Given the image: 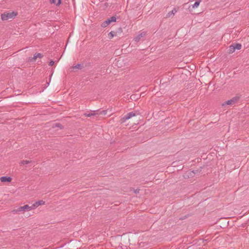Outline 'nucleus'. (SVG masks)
<instances>
[{
	"label": "nucleus",
	"instance_id": "nucleus-16",
	"mask_svg": "<svg viewBox=\"0 0 249 249\" xmlns=\"http://www.w3.org/2000/svg\"><path fill=\"white\" fill-rule=\"evenodd\" d=\"M234 47V49L240 50L241 48V44L240 43H235L232 44Z\"/></svg>",
	"mask_w": 249,
	"mask_h": 249
},
{
	"label": "nucleus",
	"instance_id": "nucleus-12",
	"mask_svg": "<svg viewBox=\"0 0 249 249\" xmlns=\"http://www.w3.org/2000/svg\"><path fill=\"white\" fill-rule=\"evenodd\" d=\"M117 35V33L113 31H111L108 34V37L109 39L112 38L114 36Z\"/></svg>",
	"mask_w": 249,
	"mask_h": 249
},
{
	"label": "nucleus",
	"instance_id": "nucleus-3",
	"mask_svg": "<svg viewBox=\"0 0 249 249\" xmlns=\"http://www.w3.org/2000/svg\"><path fill=\"white\" fill-rule=\"evenodd\" d=\"M139 114L138 111H132L127 113L123 118H122L120 122L121 124L124 123L127 120L130 119L132 117L135 116L136 115Z\"/></svg>",
	"mask_w": 249,
	"mask_h": 249
},
{
	"label": "nucleus",
	"instance_id": "nucleus-7",
	"mask_svg": "<svg viewBox=\"0 0 249 249\" xmlns=\"http://www.w3.org/2000/svg\"><path fill=\"white\" fill-rule=\"evenodd\" d=\"M239 99V97L235 96L232 98L231 99L228 100L225 102V104L226 105H232L235 102H236Z\"/></svg>",
	"mask_w": 249,
	"mask_h": 249
},
{
	"label": "nucleus",
	"instance_id": "nucleus-6",
	"mask_svg": "<svg viewBox=\"0 0 249 249\" xmlns=\"http://www.w3.org/2000/svg\"><path fill=\"white\" fill-rule=\"evenodd\" d=\"M98 113V110L91 111L90 112H86L84 114V115L86 117H90L91 116H97Z\"/></svg>",
	"mask_w": 249,
	"mask_h": 249
},
{
	"label": "nucleus",
	"instance_id": "nucleus-19",
	"mask_svg": "<svg viewBox=\"0 0 249 249\" xmlns=\"http://www.w3.org/2000/svg\"><path fill=\"white\" fill-rule=\"evenodd\" d=\"M31 162V161L23 160H21L19 164L22 165L27 164L30 163Z\"/></svg>",
	"mask_w": 249,
	"mask_h": 249
},
{
	"label": "nucleus",
	"instance_id": "nucleus-15",
	"mask_svg": "<svg viewBox=\"0 0 249 249\" xmlns=\"http://www.w3.org/2000/svg\"><path fill=\"white\" fill-rule=\"evenodd\" d=\"M98 110V113L97 116H99L100 115H106L107 114V110H102V111H100L99 110Z\"/></svg>",
	"mask_w": 249,
	"mask_h": 249
},
{
	"label": "nucleus",
	"instance_id": "nucleus-9",
	"mask_svg": "<svg viewBox=\"0 0 249 249\" xmlns=\"http://www.w3.org/2000/svg\"><path fill=\"white\" fill-rule=\"evenodd\" d=\"M0 180L2 182H11L12 178L10 177L3 176L0 178Z\"/></svg>",
	"mask_w": 249,
	"mask_h": 249
},
{
	"label": "nucleus",
	"instance_id": "nucleus-26",
	"mask_svg": "<svg viewBox=\"0 0 249 249\" xmlns=\"http://www.w3.org/2000/svg\"><path fill=\"white\" fill-rule=\"evenodd\" d=\"M134 191V192H135V193H138V192H139V190H138V189H137V190H135V191Z\"/></svg>",
	"mask_w": 249,
	"mask_h": 249
},
{
	"label": "nucleus",
	"instance_id": "nucleus-17",
	"mask_svg": "<svg viewBox=\"0 0 249 249\" xmlns=\"http://www.w3.org/2000/svg\"><path fill=\"white\" fill-rule=\"evenodd\" d=\"M202 169V167H200L199 168H198L197 169H195V170H192V171L193 172H194L195 175H196V174L199 173L201 171Z\"/></svg>",
	"mask_w": 249,
	"mask_h": 249
},
{
	"label": "nucleus",
	"instance_id": "nucleus-5",
	"mask_svg": "<svg viewBox=\"0 0 249 249\" xmlns=\"http://www.w3.org/2000/svg\"><path fill=\"white\" fill-rule=\"evenodd\" d=\"M45 203V202L43 200H40L38 201H36L32 205V209L34 210L40 206H42L44 205Z\"/></svg>",
	"mask_w": 249,
	"mask_h": 249
},
{
	"label": "nucleus",
	"instance_id": "nucleus-27",
	"mask_svg": "<svg viewBox=\"0 0 249 249\" xmlns=\"http://www.w3.org/2000/svg\"><path fill=\"white\" fill-rule=\"evenodd\" d=\"M119 29L121 30V32H122V28H120V29Z\"/></svg>",
	"mask_w": 249,
	"mask_h": 249
},
{
	"label": "nucleus",
	"instance_id": "nucleus-11",
	"mask_svg": "<svg viewBox=\"0 0 249 249\" xmlns=\"http://www.w3.org/2000/svg\"><path fill=\"white\" fill-rule=\"evenodd\" d=\"M177 10L175 8H174L171 11L168 12V13L166 15V18H169L172 16L174 15L175 13L177 12Z\"/></svg>",
	"mask_w": 249,
	"mask_h": 249
},
{
	"label": "nucleus",
	"instance_id": "nucleus-2",
	"mask_svg": "<svg viewBox=\"0 0 249 249\" xmlns=\"http://www.w3.org/2000/svg\"><path fill=\"white\" fill-rule=\"evenodd\" d=\"M33 210L32 205L29 206L28 205H25L22 206H19L17 209L13 210L14 213H24L25 212H28Z\"/></svg>",
	"mask_w": 249,
	"mask_h": 249
},
{
	"label": "nucleus",
	"instance_id": "nucleus-18",
	"mask_svg": "<svg viewBox=\"0 0 249 249\" xmlns=\"http://www.w3.org/2000/svg\"><path fill=\"white\" fill-rule=\"evenodd\" d=\"M200 0H196L195 3L192 5V8H195L197 7L200 4Z\"/></svg>",
	"mask_w": 249,
	"mask_h": 249
},
{
	"label": "nucleus",
	"instance_id": "nucleus-21",
	"mask_svg": "<svg viewBox=\"0 0 249 249\" xmlns=\"http://www.w3.org/2000/svg\"><path fill=\"white\" fill-rule=\"evenodd\" d=\"M55 126L56 127H59L61 129H62L64 128V126L61 124H60V123H56L55 124Z\"/></svg>",
	"mask_w": 249,
	"mask_h": 249
},
{
	"label": "nucleus",
	"instance_id": "nucleus-14",
	"mask_svg": "<svg viewBox=\"0 0 249 249\" xmlns=\"http://www.w3.org/2000/svg\"><path fill=\"white\" fill-rule=\"evenodd\" d=\"M235 51L234 47L233 45L232 44L231 45L228 49V53H232Z\"/></svg>",
	"mask_w": 249,
	"mask_h": 249
},
{
	"label": "nucleus",
	"instance_id": "nucleus-4",
	"mask_svg": "<svg viewBox=\"0 0 249 249\" xmlns=\"http://www.w3.org/2000/svg\"><path fill=\"white\" fill-rule=\"evenodd\" d=\"M117 20V18L115 16H112L108 18H107L106 20L104 21L101 24V26L102 27H106L108 25H109L111 22H116Z\"/></svg>",
	"mask_w": 249,
	"mask_h": 249
},
{
	"label": "nucleus",
	"instance_id": "nucleus-22",
	"mask_svg": "<svg viewBox=\"0 0 249 249\" xmlns=\"http://www.w3.org/2000/svg\"><path fill=\"white\" fill-rule=\"evenodd\" d=\"M36 54L38 58H42L43 56V55L41 53H36Z\"/></svg>",
	"mask_w": 249,
	"mask_h": 249
},
{
	"label": "nucleus",
	"instance_id": "nucleus-25",
	"mask_svg": "<svg viewBox=\"0 0 249 249\" xmlns=\"http://www.w3.org/2000/svg\"><path fill=\"white\" fill-rule=\"evenodd\" d=\"M50 1L51 3H54L56 4V3H57L56 0H50Z\"/></svg>",
	"mask_w": 249,
	"mask_h": 249
},
{
	"label": "nucleus",
	"instance_id": "nucleus-13",
	"mask_svg": "<svg viewBox=\"0 0 249 249\" xmlns=\"http://www.w3.org/2000/svg\"><path fill=\"white\" fill-rule=\"evenodd\" d=\"M83 68H84V66L80 64H78L76 65L75 66H73L72 67V69H73L81 70Z\"/></svg>",
	"mask_w": 249,
	"mask_h": 249
},
{
	"label": "nucleus",
	"instance_id": "nucleus-10",
	"mask_svg": "<svg viewBox=\"0 0 249 249\" xmlns=\"http://www.w3.org/2000/svg\"><path fill=\"white\" fill-rule=\"evenodd\" d=\"M194 172H193L192 171H189L188 172L186 173L185 175H184V178H193L195 176Z\"/></svg>",
	"mask_w": 249,
	"mask_h": 249
},
{
	"label": "nucleus",
	"instance_id": "nucleus-20",
	"mask_svg": "<svg viewBox=\"0 0 249 249\" xmlns=\"http://www.w3.org/2000/svg\"><path fill=\"white\" fill-rule=\"evenodd\" d=\"M37 58H38V57H37V56L36 54H34V57H32V58H30L29 61H30V62H33L35 61H36V60Z\"/></svg>",
	"mask_w": 249,
	"mask_h": 249
},
{
	"label": "nucleus",
	"instance_id": "nucleus-1",
	"mask_svg": "<svg viewBox=\"0 0 249 249\" xmlns=\"http://www.w3.org/2000/svg\"><path fill=\"white\" fill-rule=\"evenodd\" d=\"M17 15L18 12L16 11H7L1 14V18L3 21L7 20L9 19L15 18Z\"/></svg>",
	"mask_w": 249,
	"mask_h": 249
},
{
	"label": "nucleus",
	"instance_id": "nucleus-8",
	"mask_svg": "<svg viewBox=\"0 0 249 249\" xmlns=\"http://www.w3.org/2000/svg\"><path fill=\"white\" fill-rule=\"evenodd\" d=\"M145 35H146V33L144 32H143L141 33V34H139L138 36H136L134 38V40L136 42H139L140 40V39L142 37H144Z\"/></svg>",
	"mask_w": 249,
	"mask_h": 249
},
{
	"label": "nucleus",
	"instance_id": "nucleus-24",
	"mask_svg": "<svg viewBox=\"0 0 249 249\" xmlns=\"http://www.w3.org/2000/svg\"><path fill=\"white\" fill-rule=\"evenodd\" d=\"M61 3H62V0H57V2L56 3V6H59V5H60V4Z\"/></svg>",
	"mask_w": 249,
	"mask_h": 249
},
{
	"label": "nucleus",
	"instance_id": "nucleus-23",
	"mask_svg": "<svg viewBox=\"0 0 249 249\" xmlns=\"http://www.w3.org/2000/svg\"><path fill=\"white\" fill-rule=\"evenodd\" d=\"M54 62L53 60H51L49 63V65L52 66L54 64Z\"/></svg>",
	"mask_w": 249,
	"mask_h": 249
}]
</instances>
